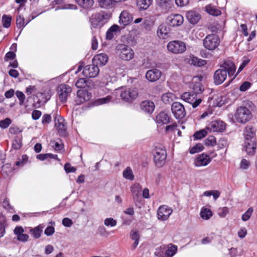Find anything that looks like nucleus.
Returning <instances> with one entry per match:
<instances>
[{"mask_svg":"<svg viewBox=\"0 0 257 257\" xmlns=\"http://www.w3.org/2000/svg\"><path fill=\"white\" fill-rule=\"evenodd\" d=\"M236 67L233 62L230 60L225 61L221 66V68L217 70L214 74V83L219 85L223 83L226 78L227 72L229 77L234 75Z\"/></svg>","mask_w":257,"mask_h":257,"instance_id":"f257e3e1","label":"nucleus"},{"mask_svg":"<svg viewBox=\"0 0 257 257\" xmlns=\"http://www.w3.org/2000/svg\"><path fill=\"white\" fill-rule=\"evenodd\" d=\"M111 16L110 14L104 12L92 15L90 18V22L92 28H101L110 19Z\"/></svg>","mask_w":257,"mask_h":257,"instance_id":"f03ea898","label":"nucleus"},{"mask_svg":"<svg viewBox=\"0 0 257 257\" xmlns=\"http://www.w3.org/2000/svg\"><path fill=\"white\" fill-rule=\"evenodd\" d=\"M114 94L119 95L124 101L132 102L137 97L138 92L134 88H120L115 89Z\"/></svg>","mask_w":257,"mask_h":257,"instance_id":"7ed1b4c3","label":"nucleus"},{"mask_svg":"<svg viewBox=\"0 0 257 257\" xmlns=\"http://www.w3.org/2000/svg\"><path fill=\"white\" fill-rule=\"evenodd\" d=\"M154 161L156 165L162 167L166 163L167 152L165 147L161 145L156 146L153 151Z\"/></svg>","mask_w":257,"mask_h":257,"instance_id":"20e7f679","label":"nucleus"},{"mask_svg":"<svg viewBox=\"0 0 257 257\" xmlns=\"http://www.w3.org/2000/svg\"><path fill=\"white\" fill-rule=\"evenodd\" d=\"M252 118V114L249 109L245 106L238 107L234 113V118L240 123H245Z\"/></svg>","mask_w":257,"mask_h":257,"instance_id":"39448f33","label":"nucleus"},{"mask_svg":"<svg viewBox=\"0 0 257 257\" xmlns=\"http://www.w3.org/2000/svg\"><path fill=\"white\" fill-rule=\"evenodd\" d=\"M116 53L119 58L125 61L132 60L134 57L133 50L124 44H119L117 46Z\"/></svg>","mask_w":257,"mask_h":257,"instance_id":"423d86ee","label":"nucleus"},{"mask_svg":"<svg viewBox=\"0 0 257 257\" xmlns=\"http://www.w3.org/2000/svg\"><path fill=\"white\" fill-rule=\"evenodd\" d=\"M220 40L215 34H209L203 40V46L207 50L213 51L219 46Z\"/></svg>","mask_w":257,"mask_h":257,"instance_id":"0eeeda50","label":"nucleus"},{"mask_svg":"<svg viewBox=\"0 0 257 257\" xmlns=\"http://www.w3.org/2000/svg\"><path fill=\"white\" fill-rule=\"evenodd\" d=\"M167 47L170 52L175 54H182L186 50L185 43L179 40H174L169 42Z\"/></svg>","mask_w":257,"mask_h":257,"instance_id":"6e6552de","label":"nucleus"},{"mask_svg":"<svg viewBox=\"0 0 257 257\" xmlns=\"http://www.w3.org/2000/svg\"><path fill=\"white\" fill-rule=\"evenodd\" d=\"M172 212L173 209L170 207L166 205H161L157 210V218L160 221L167 220Z\"/></svg>","mask_w":257,"mask_h":257,"instance_id":"1a4fd4ad","label":"nucleus"},{"mask_svg":"<svg viewBox=\"0 0 257 257\" xmlns=\"http://www.w3.org/2000/svg\"><path fill=\"white\" fill-rule=\"evenodd\" d=\"M171 110L174 117L177 119L183 118L186 115V111L183 104L179 102L173 103Z\"/></svg>","mask_w":257,"mask_h":257,"instance_id":"9d476101","label":"nucleus"},{"mask_svg":"<svg viewBox=\"0 0 257 257\" xmlns=\"http://www.w3.org/2000/svg\"><path fill=\"white\" fill-rule=\"evenodd\" d=\"M181 98L188 103L191 104L193 108L198 106L202 101L201 99L197 98L195 94L191 92H185L181 95Z\"/></svg>","mask_w":257,"mask_h":257,"instance_id":"9b49d317","label":"nucleus"},{"mask_svg":"<svg viewBox=\"0 0 257 257\" xmlns=\"http://www.w3.org/2000/svg\"><path fill=\"white\" fill-rule=\"evenodd\" d=\"M72 89L69 86L61 84L58 87V95L61 102H65L69 94L71 92Z\"/></svg>","mask_w":257,"mask_h":257,"instance_id":"f8f14e48","label":"nucleus"},{"mask_svg":"<svg viewBox=\"0 0 257 257\" xmlns=\"http://www.w3.org/2000/svg\"><path fill=\"white\" fill-rule=\"evenodd\" d=\"M99 72V69L97 65L93 63L92 65L86 66L82 71V74L84 76L94 78L98 75Z\"/></svg>","mask_w":257,"mask_h":257,"instance_id":"ddd939ff","label":"nucleus"},{"mask_svg":"<svg viewBox=\"0 0 257 257\" xmlns=\"http://www.w3.org/2000/svg\"><path fill=\"white\" fill-rule=\"evenodd\" d=\"M225 128V124L220 120L212 121L206 126V129L210 132H221Z\"/></svg>","mask_w":257,"mask_h":257,"instance_id":"4468645a","label":"nucleus"},{"mask_svg":"<svg viewBox=\"0 0 257 257\" xmlns=\"http://www.w3.org/2000/svg\"><path fill=\"white\" fill-rule=\"evenodd\" d=\"M55 126L60 135L64 136L66 134V126L64 119L60 115H56L54 118Z\"/></svg>","mask_w":257,"mask_h":257,"instance_id":"2eb2a0df","label":"nucleus"},{"mask_svg":"<svg viewBox=\"0 0 257 257\" xmlns=\"http://www.w3.org/2000/svg\"><path fill=\"white\" fill-rule=\"evenodd\" d=\"M91 97V93L88 92L87 91L85 90H79L77 93L75 102L77 104L80 105L89 100Z\"/></svg>","mask_w":257,"mask_h":257,"instance_id":"dca6fc26","label":"nucleus"},{"mask_svg":"<svg viewBox=\"0 0 257 257\" xmlns=\"http://www.w3.org/2000/svg\"><path fill=\"white\" fill-rule=\"evenodd\" d=\"M130 189L134 202L135 203L139 202L141 199V192L142 190L141 185L138 183H135L131 186Z\"/></svg>","mask_w":257,"mask_h":257,"instance_id":"f3484780","label":"nucleus"},{"mask_svg":"<svg viewBox=\"0 0 257 257\" xmlns=\"http://www.w3.org/2000/svg\"><path fill=\"white\" fill-rule=\"evenodd\" d=\"M211 162L210 157L205 154H202L196 157L194 161V164L197 167L207 166Z\"/></svg>","mask_w":257,"mask_h":257,"instance_id":"a211bd4d","label":"nucleus"},{"mask_svg":"<svg viewBox=\"0 0 257 257\" xmlns=\"http://www.w3.org/2000/svg\"><path fill=\"white\" fill-rule=\"evenodd\" d=\"M167 22L171 26L178 27L183 23L184 18L179 14L171 15L168 17Z\"/></svg>","mask_w":257,"mask_h":257,"instance_id":"6ab92c4d","label":"nucleus"},{"mask_svg":"<svg viewBox=\"0 0 257 257\" xmlns=\"http://www.w3.org/2000/svg\"><path fill=\"white\" fill-rule=\"evenodd\" d=\"M122 29L117 25H113L108 29L106 33V39L111 40L115 36L120 33Z\"/></svg>","mask_w":257,"mask_h":257,"instance_id":"aec40b11","label":"nucleus"},{"mask_svg":"<svg viewBox=\"0 0 257 257\" xmlns=\"http://www.w3.org/2000/svg\"><path fill=\"white\" fill-rule=\"evenodd\" d=\"M162 76V72L157 69L148 70L146 74V78L150 82H155L159 80Z\"/></svg>","mask_w":257,"mask_h":257,"instance_id":"412c9836","label":"nucleus"},{"mask_svg":"<svg viewBox=\"0 0 257 257\" xmlns=\"http://www.w3.org/2000/svg\"><path fill=\"white\" fill-rule=\"evenodd\" d=\"M133 21L132 16L126 11H123L119 17V23L122 26V28L128 25Z\"/></svg>","mask_w":257,"mask_h":257,"instance_id":"4be33fe9","label":"nucleus"},{"mask_svg":"<svg viewBox=\"0 0 257 257\" xmlns=\"http://www.w3.org/2000/svg\"><path fill=\"white\" fill-rule=\"evenodd\" d=\"M171 119L169 114L165 111H161L156 117V121L160 125L167 124Z\"/></svg>","mask_w":257,"mask_h":257,"instance_id":"5701e85b","label":"nucleus"},{"mask_svg":"<svg viewBox=\"0 0 257 257\" xmlns=\"http://www.w3.org/2000/svg\"><path fill=\"white\" fill-rule=\"evenodd\" d=\"M14 234L17 236L18 240L21 242H26L29 238V236L27 234L24 233V229L22 226H16L14 231Z\"/></svg>","mask_w":257,"mask_h":257,"instance_id":"b1692460","label":"nucleus"},{"mask_svg":"<svg viewBox=\"0 0 257 257\" xmlns=\"http://www.w3.org/2000/svg\"><path fill=\"white\" fill-rule=\"evenodd\" d=\"M170 33V28L166 24L160 25L157 29V34L160 39H165L168 37Z\"/></svg>","mask_w":257,"mask_h":257,"instance_id":"393cba45","label":"nucleus"},{"mask_svg":"<svg viewBox=\"0 0 257 257\" xmlns=\"http://www.w3.org/2000/svg\"><path fill=\"white\" fill-rule=\"evenodd\" d=\"M256 141L252 140L249 141H245L244 148L246 152L249 155H252L254 154L256 150Z\"/></svg>","mask_w":257,"mask_h":257,"instance_id":"a878e982","label":"nucleus"},{"mask_svg":"<svg viewBox=\"0 0 257 257\" xmlns=\"http://www.w3.org/2000/svg\"><path fill=\"white\" fill-rule=\"evenodd\" d=\"M140 107L141 110L145 112L151 113L154 110L155 104L151 101L145 100L141 103Z\"/></svg>","mask_w":257,"mask_h":257,"instance_id":"bb28decb","label":"nucleus"},{"mask_svg":"<svg viewBox=\"0 0 257 257\" xmlns=\"http://www.w3.org/2000/svg\"><path fill=\"white\" fill-rule=\"evenodd\" d=\"M108 57L106 54L100 53L95 55L93 58V63L96 65H105L108 61Z\"/></svg>","mask_w":257,"mask_h":257,"instance_id":"cd10ccee","label":"nucleus"},{"mask_svg":"<svg viewBox=\"0 0 257 257\" xmlns=\"http://www.w3.org/2000/svg\"><path fill=\"white\" fill-rule=\"evenodd\" d=\"M255 130L253 127L249 125L246 126L244 131L245 141L255 140Z\"/></svg>","mask_w":257,"mask_h":257,"instance_id":"c85d7f7f","label":"nucleus"},{"mask_svg":"<svg viewBox=\"0 0 257 257\" xmlns=\"http://www.w3.org/2000/svg\"><path fill=\"white\" fill-rule=\"evenodd\" d=\"M186 17L189 22L192 24L197 23L200 19V15L194 11L188 12L186 14Z\"/></svg>","mask_w":257,"mask_h":257,"instance_id":"c756f323","label":"nucleus"},{"mask_svg":"<svg viewBox=\"0 0 257 257\" xmlns=\"http://www.w3.org/2000/svg\"><path fill=\"white\" fill-rule=\"evenodd\" d=\"M43 228L44 225L43 224H40L35 228H30L29 229V232L34 238L38 239L41 237Z\"/></svg>","mask_w":257,"mask_h":257,"instance_id":"7c9ffc66","label":"nucleus"},{"mask_svg":"<svg viewBox=\"0 0 257 257\" xmlns=\"http://www.w3.org/2000/svg\"><path fill=\"white\" fill-rule=\"evenodd\" d=\"M153 0H137V6L140 11L147 10L152 4Z\"/></svg>","mask_w":257,"mask_h":257,"instance_id":"2f4dec72","label":"nucleus"},{"mask_svg":"<svg viewBox=\"0 0 257 257\" xmlns=\"http://www.w3.org/2000/svg\"><path fill=\"white\" fill-rule=\"evenodd\" d=\"M189 63L194 66L201 67L206 64V61L199 59L193 55H190L189 56Z\"/></svg>","mask_w":257,"mask_h":257,"instance_id":"473e14b6","label":"nucleus"},{"mask_svg":"<svg viewBox=\"0 0 257 257\" xmlns=\"http://www.w3.org/2000/svg\"><path fill=\"white\" fill-rule=\"evenodd\" d=\"M205 11L209 15L214 16H218L221 15V12L219 9L211 4L206 6L205 8Z\"/></svg>","mask_w":257,"mask_h":257,"instance_id":"72a5a7b5","label":"nucleus"},{"mask_svg":"<svg viewBox=\"0 0 257 257\" xmlns=\"http://www.w3.org/2000/svg\"><path fill=\"white\" fill-rule=\"evenodd\" d=\"M130 237L132 240L135 241L134 243L132 245L133 248L135 249L138 246L140 238L139 231L136 229L132 230L130 233Z\"/></svg>","mask_w":257,"mask_h":257,"instance_id":"f704fd0d","label":"nucleus"},{"mask_svg":"<svg viewBox=\"0 0 257 257\" xmlns=\"http://www.w3.org/2000/svg\"><path fill=\"white\" fill-rule=\"evenodd\" d=\"M81 7L85 9H90L94 4L93 0H75Z\"/></svg>","mask_w":257,"mask_h":257,"instance_id":"c9c22d12","label":"nucleus"},{"mask_svg":"<svg viewBox=\"0 0 257 257\" xmlns=\"http://www.w3.org/2000/svg\"><path fill=\"white\" fill-rule=\"evenodd\" d=\"M158 5L165 11H168L172 6L171 0H156Z\"/></svg>","mask_w":257,"mask_h":257,"instance_id":"e433bc0d","label":"nucleus"},{"mask_svg":"<svg viewBox=\"0 0 257 257\" xmlns=\"http://www.w3.org/2000/svg\"><path fill=\"white\" fill-rule=\"evenodd\" d=\"M200 215L203 219L208 220L212 216V212L210 209L203 207L201 209Z\"/></svg>","mask_w":257,"mask_h":257,"instance_id":"4c0bfd02","label":"nucleus"},{"mask_svg":"<svg viewBox=\"0 0 257 257\" xmlns=\"http://www.w3.org/2000/svg\"><path fill=\"white\" fill-rule=\"evenodd\" d=\"M97 2L100 7L105 9H111L114 6L111 0H97Z\"/></svg>","mask_w":257,"mask_h":257,"instance_id":"58836bf2","label":"nucleus"},{"mask_svg":"<svg viewBox=\"0 0 257 257\" xmlns=\"http://www.w3.org/2000/svg\"><path fill=\"white\" fill-rule=\"evenodd\" d=\"M123 177L127 180H133L134 179V175L132 169L130 167H126L123 171Z\"/></svg>","mask_w":257,"mask_h":257,"instance_id":"ea45409f","label":"nucleus"},{"mask_svg":"<svg viewBox=\"0 0 257 257\" xmlns=\"http://www.w3.org/2000/svg\"><path fill=\"white\" fill-rule=\"evenodd\" d=\"M174 98V94L171 92L164 93L162 96V100L165 103L171 102Z\"/></svg>","mask_w":257,"mask_h":257,"instance_id":"a19ab883","label":"nucleus"},{"mask_svg":"<svg viewBox=\"0 0 257 257\" xmlns=\"http://www.w3.org/2000/svg\"><path fill=\"white\" fill-rule=\"evenodd\" d=\"M37 158L41 161H44L48 158H52L59 160L57 156L52 154H39L37 156Z\"/></svg>","mask_w":257,"mask_h":257,"instance_id":"79ce46f5","label":"nucleus"},{"mask_svg":"<svg viewBox=\"0 0 257 257\" xmlns=\"http://www.w3.org/2000/svg\"><path fill=\"white\" fill-rule=\"evenodd\" d=\"M115 95V94H113L112 96H107L104 98H99L96 100V104L97 105H101L106 103H108L110 102L111 100L113 98V95Z\"/></svg>","mask_w":257,"mask_h":257,"instance_id":"37998d69","label":"nucleus"},{"mask_svg":"<svg viewBox=\"0 0 257 257\" xmlns=\"http://www.w3.org/2000/svg\"><path fill=\"white\" fill-rule=\"evenodd\" d=\"M12 21V17L10 16L4 15L2 17V22L3 27L8 28L10 27Z\"/></svg>","mask_w":257,"mask_h":257,"instance_id":"c03bdc74","label":"nucleus"},{"mask_svg":"<svg viewBox=\"0 0 257 257\" xmlns=\"http://www.w3.org/2000/svg\"><path fill=\"white\" fill-rule=\"evenodd\" d=\"M207 129L206 127L204 129L201 130L196 132L194 134V137L196 139H201L205 137L207 135Z\"/></svg>","mask_w":257,"mask_h":257,"instance_id":"a18cd8bd","label":"nucleus"},{"mask_svg":"<svg viewBox=\"0 0 257 257\" xmlns=\"http://www.w3.org/2000/svg\"><path fill=\"white\" fill-rule=\"evenodd\" d=\"M16 23L17 28L21 29V30H22L23 28L27 24V23L25 24L24 18L21 15L18 16L17 17Z\"/></svg>","mask_w":257,"mask_h":257,"instance_id":"49530a36","label":"nucleus"},{"mask_svg":"<svg viewBox=\"0 0 257 257\" xmlns=\"http://www.w3.org/2000/svg\"><path fill=\"white\" fill-rule=\"evenodd\" d=\"M37 96L38 97H42V99L40 101L46 103L50 99L51 94L49 92H44V93H38Z\"/></svg>","mask_w":257,"mask_h":257,"instance_id":"de8ad7c7","label":"nucleus"},{"mask_svg":"<svg viewBox=\"0 0 257 257\" xmlns=\"http://www.w3.org/2000/svg\"><path fill=\"white\" fill-rule=\"evenodd\" d=\"M204 149L203 146L201 144H197L190 149V153L194 154L202 151Z\"/></svg>","mask_w":257,"mask_h":257,"instance_id":"09e8293b","label":"nucleus"},{"mask_svg":"<svg viewBox=\"0 0 257 257\" xmlns=\"http://www.w3.org/2000/svg\"><path fill=\"white\" fill-rule=\"evenodd\" d=\"M250 166V161L246 159H242L239 163V168L242 170H247Z\"/></svg>","mask_w":257,"mask_h":257,"instance_id":"8fccbe9b","label":"nucleus"},{"mask_svg":"<svg viewBox=\"0 0 257 257\" xmlns=\"http://www.w3.org/2000/svg\"><path fill=\"white\" fill-rule=\"evenodd\" d=\"M204 143L207 146H214L216 144V139L214 136H210L205 140Z\"/></svg>","mask_w":257,"mask_h":257,"instance_id":"3c124183","label":"nucleus"},{"mask_svg":"<svg viewBox=\"0 0 257 257\" xmlns=\"http://www.w3.org/2000/svg\"><path fill=\"white\" fill-rule=\"evenodd\" d=\"M177 247L175 245H172L166 249V254L167 257H172L176 252Z\"/></svg>","mask_w":257,"mask_h":257,"instance_id":"603ef678","label":"nucleus"},{"mask_svg":"<svg viewBox=\"0 0 257 257\" xmlns=\"http://www.w3.org/2000/svg\"><path fill=\"white\" fill-rule=\"evenodd\" d=\"M253 209L252 207H249L242 215L241 219L243 221H247L252 214Z\"/></svg>","mask_w":257,"mask_h":257,"instance_id":"864d4df0","label":"nucleus"},{"mask_svg":"<svg viewBox=\"0 0 257 257\" xmlns=\"http://www.w3.org/2000/svg\"><path fill=\"white\" fill-rule=\"evenodd\" d=\"M104 223L106 226L114 227L116 225L117 221L113 218L109 217L104 220Z\"/></svg>","mask_w":257,"mask_h":257,"instance_id":"5fc2aeb1","label":"nucleus"},{"mask_svg":"<svg viewBox=\"0 0 257 257\" xmlns=\"http://www.w3.org/2000/svg\"><path fill=\"white\" fill-rule=\"evenodd\" d=\"M193 89L194 92V94H195L196 95L197 93L199 94L202 92V91L203 90V88L201 83L196 82L194 84L193 86Z\"/></svg>","mask_w":257,"mask_h":257,"instance_id":"6e6d98bb","label":"nucleus"},{"mask_svg":"<svg viewBox=\"0 0 257 257\" xmlns=\"http://www.w3.org/2000/svg\"><path fill=\"white\" fill-rule=\"evenodd\" d=\"M155 255L156 257H167L166 254V248L162 247L157 248Z\"/></svg>","mask_w":257,"mask_h":257,"instance_id":"4d7b16f0","label":"nucleus"},{"mask_svg":"<svg viewBox=\"0 0 257 257\" xmlns=\"http://www.w3.org/2000/svg\"><path fill=\"white\" fill-rule=\"evenodd\" d=\"M12 120L9 118L0 120V127L3 129L7 128L11 124Z\"/></svg>","mask_w":257,"mask_h":257,"instance_id":"13d9d810","label":"nucleus"},{"mask_svg":"<svg viewBox=\"0 0 257 257\" xmlns=\"http://www.w3.org/2000/svg\"><path fill=\"white\" fill-rule=\"evenodd\" d=\"M16 95L19 100V104L22 105H23L25 100V94L20 91H17L16 92Z\"/></svg>","mask_w":257,"mask_h":257,"instance_id":"bf43d9fd","label":"nucleus"},{"mask_svg":"<svg viewBox=\"0 0 257 257\" xmlns=\"http://www.w3.org/2000/svg\"><path fill=\"white\" fill-rule=\"evenodd\" d=\"M229 212V208L227 207H223L218 209V214L221 217H224Z\"/></svg>","mask_w":257,"mask_h":257,"instance_id":"052dcab7","label":"nucleus"},{"mask_svg":"<svg viewBox=\"0 0 257 257\" xmlns=\"http://www.w3.org/2000/svg\"><path fill=\"white\" fill-rule=\"evenodd\" d=\"M249 62V60H244L243 61L242 63L240 64L237 73L234 75L233 77L231 79V80H233L234 78H235L237 75L243 69V68L247 65Z\"/></svg>","mask_w":257,"mask_h":257,"instance_id":"680f3d73","label":"nucleus"},{"mask_svg":"<svg viewBox=\"0 0 257 257\" xmlns=\"http://www.w3.org/2000/svg\"><path fill=\"white\" fill-rule=\"evenodd\" d=\"M177 123L176 122H174L166 126L165 132L167 133L173 132L177 130Z\"/></svg>","mask_w":257,"mask_h":257,"instance_id":"e2e57ef3","label":"nucleus"},{"mask_svg":"<svg viewBox=\"0 0 257 257\" xmlns=\"http://www.w3.org/2000/svg\"><path fill=\"white\" fill-rule=\"evenodd\" d=\"M224 103L223 97L221 96H217L214 100L213 105L215 106H221Z\"/></svg>","mask_w":257,"mask_h":257,"instance_id":"0e129e2a","label":"nucleus"},{"mask_svg":"<svg viewBox=\"0 0 257 257\" xmlns=\"http://www.w3.org/2000/svg\"><path fill=\"white\" fill-rule=\"evenodd\" d=\"M86 85V81L84 78H80L75 83V86L77 88H83Z\"/></svg>","mask_w":257,"mask_h":257,"instance_id":"69168bd1","label":"nucleus"},{"mask_svg":"<svg viewBox=\"0 0 257 257\" xmlns=\"http://www.w3.org/2000/svg\"><path fill=\"white\" fill-rule=\"evenodd\" d=\"M55 232V228L53 226H48L45 229L44 233L47 236H51Z\"/></svg>","mask_w":257,"mask_h":257,"instance_id":"338daca9","label":"nucleus"},{"mask_svg":"<svg viewBox=\"0 0 257 257\" xmlns=\"http://www.w3.org/2000/svg\"><path fill=\"white\" fill-rule=\"evenodd\" d=\"M16 56L14 52L9 51L5 55L4 58L5 61H8L9 60H13L16 58Z\"/></svg>","mask_w":257,"mask_h":257,"instance_id":"774afa93","label":"nucleus"}]
</instances>
